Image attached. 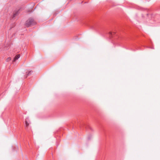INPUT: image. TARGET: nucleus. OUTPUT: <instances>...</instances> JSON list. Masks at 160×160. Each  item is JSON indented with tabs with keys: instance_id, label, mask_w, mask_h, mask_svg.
<instances>
[{
	"instance_id": "f257e3e1",
	"label": "nucleus",
	"mask_w": 160,
	"mask_h": 160,
	"mask_svg": "<svg viewBox=\"0 0 160 160\" xmlns=\"http://www.w3.org/2000/svg\"><path fill=\"white\" fill-rule=\"evenodd\" d=\"M35 24V22L33 19L30 18L26 21L25 25L27 27H29L31 25H34Z\"/></svg>"
},
{
	"instance_id": "f03ea898",
	"label": "nucleus",
	"mask_w": 160,
	"mask_h": 160,
	"mask_svg": "<svg viewBox=\"0 0 160 160\" xmlns=\"http://www.w3.org/2000/svg\"><path fill=\"white\" fill-rule=\"evenodd\" d=\"M19 10H16L15 12H14L13 16L12 17V18H14L18 14Z\"/></svg>"
},
{
	"instance_id": "7ed1b4c3",
	"label": "nucleus",
	"mask_w": 160,
	"mask_h": 160,
	"mask_svg": "<svg viewBox=\"0 0 160 160\" xmlns=\"http://www.w3.org/2000/svg\"><path fill=\"white\" fill-rule=\"evenodd\" d=\"M20 57V54H18L16 55L15 57H14V59L13 61V62H15L17 60H18Z\"/></svg>"
},
{
	"instance_id": "20e7f679",
	"label": "nucleus",
	"mask_w": 160,
	"mask_h": 160,
	"mask_svg": "<svg viewBox=\"0 0 160 160\" xmlns=\"http://www.w3.org/2000/svg\"><path fill=\"white\" fill-rule=\"evenodd\" d=\"M25 125L26 127H28L29 125V124L28 123L27 121H26L25 122Z\"/></svg>"
},
{
	"instance_id": "39448f33",
	"label": "nucleus",
	"mask_w": 160,
	"mask_h": 160,
	"mask_svg": "<svg viewBox=\"0 0 160 160\" xmlns=\"http://www.w3.org/2000/svg\"><path fill=\"white\" fill-rule=\"evenodd\" d=\"M11 60V58L10 57H9L7 59L6 61L8 62Z\"/></svg>"
},
{
	"instance_id": "423d86ee",
	"label": "nucleus",
	"mask_w": 160,
	"mask_h": 160,
	"mask_svg": "<svg viewBox=\"0 0 160 160\" xmlns=\"http://www.w3.org/2000/svg\"><path fill=\"white\" fill-rule=\"evenodd\" d=\"M32 71H30L28 72V73L27 74L28 75H30L31 73L32 72Z\"/></svg>"
},
{
	"instance_id": "0eeeda50",
	"label": "nucleus",
	"mask_w": 160,
	"mask_h": 160,
	"mask_svg": "<svg viewBox=\"0 0 160 160\" xmlns=\"http://www.w3.org/2000/svg\"><path fill=\"white\" fill-rule=\"evenodd\" d=\"M109 36L110 37H111L113 35V33H112L111 32H109Z\"/></svg>"
}]
</instances>
